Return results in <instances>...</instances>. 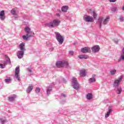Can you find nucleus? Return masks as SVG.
<instances>
[{
  "label": "nucleus",
  "mask_w": 124,
  "mask_h": 124,
  "mask_svg": "<svg viewBox=\"0 0 124 124\" xmlns=\"http://www.w3.org/2000/svg\"><path fill=\"white\" fill-rule=\"evenodd\" d=\"M24 31L25 32H26V35H23L22 36V38L24 39V40L28 41L29 40V38H30V37H32V36L34 35V33L31 31V29L30 28L29 26L25 27Z\"/></svg>",
  "instance_id": "f257e3e1"
},
{
  "label": "nucleus",
  "mask_w": 124,
  "mask_h": 124,
  "mask_svg": "<svg viewBox=\"0 0 124 124\" xmlns=\"http://www.w3.org/2000/svg\"><path fill=\"white\" fill-rule=\"evenodd\" d=\"M20 50L18 51L17 58L18 59H23L24 55L25 54V51H26V48L25 47V43H21L19 46Z\"/></svg>",
  "instance_id": "f03ea898"
},
{
  "label": "nucleus",
  "mask_w": 124,
  "mask_h": 124,
  "mask_svg": "<svg viewBox=\"0 0 124 124\" xmlns=\"http://www.w3.org/2000/svg\"><path fill=\"white\" fill-rule=\"evenodd\" d=\"M109 17H106L105 19L103 17L101 16L98 19V24L99 25L100 29H101V27L103 25H107V23L109 22Z\"/></svg>",
  "instance_id": "7ed1b4c3"
},
{
  "label": "nucleus",
  "mask_w": 124,
  "mask_h": 124,
  "mask_svg": "<svg viewBox=\"0 0 124 124\" xmlns=\"http://www.w3.org/2000/svg\"><path fill=\"white\" fill-rule=\"evenodd\" d=\"M61 21L55 19L49 23H46V26H47V27H48L49 28H55V27H58Z\"/></svg>",
  "instance_id": "20e7f679"
},
{
  "label": "nucleus",
  "mask_w": 124,
  "mask_h": 124,
  "mask_svg": "<svg viewBox=\"0 0 124 124\" xmlns=\"http://www.w3.org/2000/svg\"><path fill=\"white\" fill-rule=\"evenodd\" d=\"M56 65L57 67L59 68L61 67H68V62L66 61H58L56 63Z\"/></svg>",
  "instance_id": "39448f33"
},
{
  "label": "nucleus",
  "mask_w": 124,
  "mask_h": 124,
  "mask_svg": "<svg viewBox=\"0 0 124 124\" xmlns=\"http://www.w3.org/2000/svg\"><path fill=\"white\" fill-rule=\"evenodd\" d=\"M72 85L73 88L75 89L76 91H78L80 89V85L78 83V81H77V78L75 77H73L72 78Z\"/></svg>",
  "instance_id": "423d86ee"
},
{
  "label": "nucleus",
  "mask_w": 124,
  "mask_h": 124,
  "mask_svg": "<svg viewBox=\"0 0 124 124\" xmlns=\"http://www.w3.org/2000/svg\"><path fill=\"white\" fill-rule=\"evenodd\" d=\"M55 35H56V38L57 40V41L59 42L60 44H62L63 43V37L62 36V35L60 34V33L58 32H55Z\"/></svg>",
  "instance_id": "0eeeda50"
},
{
  "label": "nucleus",
  "mask_w": 124,
  "mask_h": 124,
  "mask_svg": "<svg viewBox=\"0 0 124 124\" xmlns=\"http://www.w3.org/2000/svg\"><path fill=\"white\" fill-rule=\"evenodd\" d=\"M6 61H4L3 64L0 63V68H4L5 67V65L9 63V64H11V61H10V59L7 56H5Z\"/></svg>",
  "instance_id": "6e6552de"
},
{
  "label": "nucleus",
  "mask_w": 124,
  "mask_h": 124,
  "mask_svg": "<svg viewBox=\"0 0 124 124\" xmlns=\"http://www.w3.org/2000/svg\"><path fill=\"white\" fill-rule=\"evenodd\" d=\"M15 77L18 80V81H21V78H20V67H16L15 72Z\"/></svg>",
  "instance_id": "1a4fd4ad"
},
{
  "label": "nucleus",
  "mask_w": 124,
  "mask_h": 124,
  "mask_svg": "<svg viewBox=\"0 0 124 124\" xmlns=\"http://www.w3.org/2000/svg\"><path fill=\"white\" fill-rule=\"evenodd\" d=\"M83 20L85 22H87V23H93V22L94 21L93 19V17L87 15L84 16L83 17Z\"/></svg>",
  "instance_id": "9d476101"
},
{
  "label": "nucleus",
  "mask_w": 124,
  "mask_h": 124,
  "mask_svg": "<svg viewBox=\"0 0 124 124\" xmlns=\"http://www.w3.org/2000/svg\"><path fill=\"white\" fill-rule=\"evenodd\" d=\"M123 79V77L122 76L120 77L118 79H116L114 80V82L113 83V87L114 88H116L117 87H120V83H121V81Z\"/></svg>",
  "instance_id": "9b49d317"
},
{
  "label": "nucleus",
  "mask_w": 124,
  "mask_h": 124,
  "mask_svg": "<svg viewBox=\"0 0 124 124\" xmlns=\"http://www.w3.org/2000/svg\"><path fill=\"white\" fill-rule=\"evenodd\" d=\"M91 50L92 51V53H98V52H99V50H100V47H99V46L98 45H96L93 46L91 48Z\"/></svg>",
  "instance_id": "f8f14e48"
},
{
  "label": "nucleus",
  "mask_w": 124,
  "mask_h": 124,
  "mask_svg": "<svg viewBox=\"0 0 124 124\" xmlns=\"http://www.w3.org/2000/svg\"><path fill=\"white\" fill-rule=\"evenodd\" d=\"M81 53H91V48L88 46H85L82 48H81Z\"/></svg>",
  "instance_id": "ddd939ff"
},
{
  "label": "nucleus",
  "mask_w": 124,
  "mask_h": 124,
  "mask_svg": "<svg viewBox=\"0 0 124 124\" xmlns=\"http://www.w3.org/2000/svg\"><path fill=\"white\" fill-rule=\"evenodd\" d=\"M114 90L117 94H121L122 93V92H123V89L121 86L114 87Z\"/></svg>",
  "instance_id": "4468645a"
},
{
  "label": "nucleus",
  "mask_w": 124,
  "mask_h": 124,
  "mask_svg": "<svg viewBox=\"0 0 124 124\" xmlns=\"http://www.w3.org/2000/svg\"><path fill=\"white\" fill-rule=\"evenodd\" d=\"M0 19L2 21L5 19V13H4V11H1L0 12Z\"/></svg>",
  "instance_id": "2eb2a0df"
},
{
  "label": "nucleus",
  "mask_w": 124,
  "mask_h": 124,
  "mask_svg": "<svg viewBox=\"0 0 124 124\" xmlns=\"http://www.w3.org/2000/svg\"><path fill=\"white\" fill-rule=\"evenodd\" d=\"M32 90H33V86L32 84H30L26 89V92L27 93L29 94L30 93H31V92L32 91Z\"/></svg>",
  "instance_id": "dca6fc26"
},
{
  "label": "nucleus",
  "mask_w": 124,
  "mask_h": 124,
  "mask_svg": "<svg viewBox=\"0 0 124 124\" xmlns=\"http://www.w3.org/2000/svg\"><path fill=\"white\" fill-rule=\"evenodd\" d=\"M92 77H93L90 78L88 80L89 84H92V83H94V82H95V81H96L95 79V75H94L92 76Z\"/></svg>",
  "instance_id": "f3484780"
},
{
  "label": "nucleus",
  "mask_w": 124,
  "mask_h": 124,
  "mask_svg": "<svg viewBox=\"0 0 124 124\" xmlns=\"http://www.w3.org/2000/svg\"><path fill=\"white\" fill-rule=\"evenodd\" d=\"M17 97L16 94H14L13 96L8 97V100L11 102H12L15 100V99Z\"/></svg>",
  "instance_id": "a211bd4d"
},
{
  "label": "nucleus",
  "mask_w": 124,
  "mask_h": 124,
  "mask_svg": "<svg viewBox=\"0 0 124 124\" xmlns=\"http://www.w3.org/2000/svg\"><path fill=\"white\" fill-rule=\"evenodd\" d=\"M112 112V108L109 107L108 108V111L107 112V114H105V118H108L109 116H110V114H111Z\"/></svg>",
  "instance_id": "6ab92c4d"
},
{
  "label": "nucleus",
  "mask_w": 124,
  "mask_h": 124,
  "mask_svg": "<svg viewBox=\"0 0 124 124\" xmlns=\"http://www.w3.org/2000/svg\"><path fill=\"white\" fill-rule=\"evenodd\" d=\"M78 58H79L80 60H87L88 57V55H79Z\"/></svg>",
  "instance_id": "aec40b11"
},
{
  "label": "nucleus",
  "mask_w": 124,
  "mask_h": 124,
  "mask_svg": "<svg viewBox=\"0 0 124 124\" xmlns=\"http://www.w3.org/2000/svg\"><path fill=\"white\" fill-rule=\"evenodd\" d=\"M80 75L82 77H85V76H86V75H87V71H86V70H85V69L81 70Z\"/></svg>",
  "instance_id": "412c9836"
},
{
  "label": "nucleus",
  "mask_w": 124,
  "mask_h": 124,
  "mask_svg": "<svg viewBox=\"0 0 124 124\" xmlns=\"http://www.w3.org/2000/svg\"><path fill=\"white\" fill-rule=\"evenodd\" d=\"M67 10H68V6H63L62 7V12H67Z\"/></svg>",
  "instance_id": "4be33fe9"
},
{
  "label": "nucleus",
  "mask_w": 124,
  "mask_h": 124,
  "mask_svg": "<svg viewBox=\"0 0 124 124\" xmlns=\"http://www.w3.org/2000/svg\"><path fill=\"white\" fill-rule=\"evenodd\" d=\"M86 98L87 99H88V100H91V99L93 98V94H92L91 93L87 94L86 95Z\"/></svg>",
  "instance_id": "5701e85b"
},
{
  "label": "nucleus",
  "mask_w": 124,
  "mask_h": 124,
  "mask_svg": "<svg viewBox=\"0 0 124 124\" xmlns=\"http://www.w3.org/2000/svg\"><path fill=\"white\" fill-rule=\"evenodd\" d=\"M110 73L112 76L115 75L117 73V70L116 69H113L110 71Z\"/></svg>",
  "instance_id": "b1692460"
},
{
  "label": "nucleus",
  "mask_w": 124,
  "mask_h": 124,
  "mask_svg": "<svg viewBox=\"0 0 124 124\" xmlns=\"http://www.w3.org/2000/svg\"><path fill=\"white\" fill-rule=\"evenodd\" d=\"M6 79H5V82L6 83H11L12 79H11V77H6Z\"/></svg>",
  "instance_id": "393cba45"
},
{
  "label": "nucleus",
  "mask_w": 124,
  "mask_h": 124,
  "mask_svg": "<svg viewBox=\"0 0 124 124\" xmlns=\"http://www.w3.org/2000/svg\"><path fill=\"white\" fill-rule=\"evenodd\" d=\"M51 92H52V87H49L46 89V93L47 95H49L50 94Z\"/></svg>",
  "instance_id": "a878e982"
},
{
  "label": "nucleus",
  "mask_w": 124,
  "mask_h": 124,
  "mask_svg": "<svg viewBox=\"0 0 124 124\" xmlns=\"http://www.w3.org/2000/svg\"><path fill=\"white\" fill-rule=\"evenodd\" d=\"M11 13L12 14V15H16L17 13H16V11L15 10V9H13L11 11Z\"/></svg>",
  "instance_id": "bb28decb"
},
{
  "label": "nucleus",
  "mask_w": 124,
  "mask_h": 124,
  "mask_svg": "<svg viewBox=\"0 0 124 124\" xmlns=\"http://www.w3.org/2000/svg\"><path fill=\"white\" fill-rule=\"evenodd\" d=\"M121 61H124V54H122L120 59L119 60V62H121Z\"/></svg>",
  "instance_id": "cd10ccee"
},
{
  "label": "nucleus",
  "mask_w": 124,
  "mask_h": 124,
  "mask_svg": "<svg viewBox=\"0 0 124 124\" xmlns=\"http://www.w3.org/2000/svg\"><path fill=\"white\" fill-rule=\"evenodd\" d=\"M111 11H112V12H116V11H118V8L117 7H114L111 9Z\"/></svg>",
  "instance_id": "c85d7f7f"
},
{
  "label": "nucleus",
  "mask_w": 124,
  "mask_h": 124,
  "mask_svg": "<svg viewBox=\"0 0 124 124\" xmlns=\"http://www.w3.org/2000/svg\"><path fill=\"white\" fill-rule=\"evenodd\" d=\"M0 121L1 124H4L6 123V120H3L2 118H0Z\"/></svg>",
  "instance_id": "c756f323"
},
{
  "label": "nucleus",
  "mask_w": 124,
  "mask_h": 124,
  "mask_svg": "<svg viewBox=\"0 0 124 124\" xmlns=\"http://www.w3.org/2000/svg\"><path fill=\"white\" fill-rule=\"evenodd\" d=\"M35 93H40V88L39 87H36L35 89Z\"/></svg>",
  "instance_id": "7c9ffc66"
},
{
  "label": "nucleus",
  "mask_w": 124,
  "mask_h": 124,
  "mask_svg": "<svg viewBox=\"0 0 124 124\" xmlns=\"http://www.w3.org/2000/svg\"><path fill=\"white\" fill-rule=\"evenodd\" d=\"M93 14L94 19H95V18H96V16H97V15H96V13H95V12L94 11L93 12Z\"/></svg>",
  "instance_id": "2f4dec72"
},
{
  "label": "nucleus",
  "mask_w": 124,
  "mask_h": 124,
  "mask_svg": "<svg viewBox=\"0 0 124 124\" xmlns=\"http://www.w3.org/2000/svg\"><path fill=\"white\" fill-rule=\"evenodd\" d=\"M119 20H120V22H124V16H120L119 17Z\"/></svg>",
  "instance_id": "473e14b6"
},
{
  "label": "nucleus",
  "mask_w": 124,
  "mask_h": 124,
  "mask_svg": "<svg viewBox=\"0 0 124 124\" xmlns=\"http://www.w3.org/2000/svg\"><path fill=\"white\" fill-rule=\"evenodd\" d=\"M69 54L70 55V56H73V55H74V52L72 51H69Z\"/></svg>",
  "instance_id": "72a5a7b5"
},
{
  "label": "nucleus",
  "mask_w": 124,
  "mask_h": 124,
  "mask_svg": "<svg viewBox=\"0 0 124 124\" xmlns=\"http://www.w3.org/2000/svg\"><path fill=\"white\" fill-rule=\"evenodd\" d=\"M117 0H109L110 2H116Z\"/></svg>",
  "instance_id": "f704fd0d"
},
{
  "label": "nucleus",
  "mask_w": 124,
  "mask_h": 124,
  "mask_svg": "<svg viewBox=\"0 0 124 124\" xmlns=\"http://www.w3.org/2000/svg\"><path fill=\"white\" fill-rule=\"evenodd\" d=\"M61 96L62 97H65V96H66V95H65V94H63V93H62L61 94Z\"/></svg>",
  "instance_id": "c9c22d12"
},
{
  "label": "nucleus",
  "mask_w": 124,
  "mask_h": 124,
  "mask_svg": "<svg viewBox=\"0 0 124 124\" xmlns=\"http://www.w3.org/2000/svg\"><path fill=\"white\" fill-rule=\"evenodd\" d=\"M14 17L16 18V19H18V15H17V14H16V15H14Z\"/></svg>",
  "instance_id": "e433bc0d"
},
{
  "label": "nucleus",
  "mask_w": 124,
  "mask_h": 124,
  "mask_svg": "<svg viewBox=\"0 0 124 124\" xmlns=\"http://www.w3.org/2000/svg\"><path fill=\"white\" fill-rule=\"evenodd\" d=\"M27 70H28V71H29V72H32V70H31V68H28V69H27Z\"/></svg>",
  "instance_id": "4c0bfd02"
},
{
  "label": "nucleus",
  "mask_w": 124,
  "mask_h": 124,
  "mask_svg": "<svg viewBox=\"0 0 124 124\" xmlns=\"http://www.w3.org/2000/svg\"><path fill=\"white\" fill-rule=\"evenodd\" d=\"M53 50H54L53 47H51V48H49V51H50V52H51V51H53Z\"/></svg>",
  "instance_id": "58836bf2"
},
{
  "label": "nucleus",
  "mask_w": 124,
  "mask_h": 124,
  "mask_svg": "<svg viewBox=\"0 0 124 124\" xmlns=\"http://www.w3.org/2000/svg\"><path fill=\"white\" fill-rule=\"evenodd\" d=\"M114 42H115L116 44H118V42H119V41H118V40H116L114 41Z\"/></svg>",
  "instance_id": "ea45409f"
},
{
  "label": "nucleus",
  "mask_w": 124,
  "mask_h": 124,
  "mask_svg": "<svg viewBox=\"0 0 124 124\" xmlns=\"http://www.w3.org/2000/svg\"><path fill=\"white\" fill-rule=\"evenodd\" d=\"M122 53H123L122 54L124 55V47L123 48V49H122Z\"/></svg>",
  "instance_id": "a19ab883"
},
{
  "label": "nucleus",
  "mask_w": 124,
  "mask_h": 124,
  "mask_svg": "<svg viewBox=\"0 0 124 124\" xmlns=\"http://www.w3.org/2000/svg\"><path fill=\"white\" fill-rule=\"evenodd\" d=\"M57 16H58V17H60V14H57Z\"/></svg>",
  "instance_id": "79ce46f5"
},
{
  "label": "nucleus",
  "mask_w": 124,
  "mask_h": 124,
  "mask_svg": "<svg viewBox=\"0 0 124 124\" xmlns=\"http://www.w3.org/2000/svg\"><path fill=\"white\" fill-rule=\"evenodd\" d=\"M63 81H64V79H63Z\"/></svg>",
  "instance_id": "37998d69"
}]
</instances>
